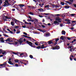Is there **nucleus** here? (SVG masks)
Here are the masks:
<instances>
[{"label": "nucleus", "instance_id": "1", "mask_svg": "<svg viewBox=\"0 0 76 76\" xmlns=\"http://www.w3.org/2000/svg\"><path fill=\"white\" fill-rule=\"evenodd\" d=\"M26 42L27 44H28L31 47H33V48H36L37 47V46H35L34 44H33L31 42H29V41L27 40L26 41Z\"/></svg>", "mask_w": 76, "mask_h": 76}, {"label": "nucleus", "instance_id": "2", "mask_svg": "<svg viewBox=\"0 0 76 76\" xmlns=\"http://www.w3.org/2000/svg\"><path fill=\"white\" fill-rule=\"evenodd\" d=\"M10 19V18H9L8 17H7V16H5V15H4V17L3 18V20H4V21H7V19Z\"/></svg>", "mask_w": 76, "mask_h": 76}, {"label": "nucleus", "instance_id": "3", "mask_svg": "<svg viewBox=\"0 0 76 76\" xmlns=\"http://www.w3.org/2000/svg\"><path fill=\"white\" fill-rule=\"evenodd\" d=\"M12 21H14V22H15V23H23L22 22L20 21H19L15 19V18H13V19H12Z\"/></svg>", "mask_w": 76, "mask_h": 76}, {"label": "nucleus", "instance_id": "4", "mask_svg": "<svg viewBox=\"0 0 76 76\" xmlns=\"http://www.w3.org/2000/svg\"><path fill=\"white\" fill-rule=\"evenodd\" d=\"M17 41H18V42H19V43H18V44H21L23 42V38H20L19 40H17Z\"/></svg>", "mask_w": 76, "mask_h": 76}, {"label": "nucleus", "instance_id": "5", "mask_svg": "<svg viewBox=\"0 0 76 76\" xmlns=\"http://www.w3.org/2000/svg\"><path fill=\"white\" fill-rule=\"evenodd\" d=\"M69 1H65L66 3H68V4H72L73 3L72 2L73 1V0H69Z\"/></svg>", "mask_w": 76, "mask_h": 76}, {"label": "nucleus", "instance_id": "6", "mask_svg": "<svg viewBox=\"0 0 76 76\" xmlns=\"http://www.w3.org/2000/svg\"><path fill=\"white\" fill-rule=\"evenodd\" d=\"M53 50H58L60 49V46L58 45H56L53 47Z\"/></svg>", "mask_w": 76, "mask_h": 76}, {"label": "nucleus", "instance_id": "7", "mask_svg": "<svg viewBox=\"0 0 76 76\" xmlns=\"http://www.w3.org/2000/svg\"><path fill=\"white\" fill-rule=\"evenodd\" d=\"M54 40L52 39V40H50L48 42H47L49 44H54Z\"/></svg>", "mask_w": 76, "mask_h": 76}, {"label": "nucleus", "instance_id": "8", "mask_svg": "<svg viewBox=\"0 0 76 76\" xmlns=\"http://www.w3.org/2000/svg\"><path fill=\"white\" fill-rule=\"evenodd\" d=\"M5 41L7 42V41H9L8 42H13V40H10V38H8L7 39L5 40Z\"/></svg>", "mask_w": 76, "mask_h": 76}, {"label": "nucleus", "instance_id": "9", "mask_svg": "<svg viewBox=\"0 0 76 76\" xmlns=\"http://www.w3.org/2000/svg\"><path fill=\"white\" fill-rule=\"evenodd\" d=\"M0 42H4V38L3 37H1L0 38Z\"/></svg>", "mask_w": 76, "mask_h": 76}, {"label": "nucleus", "instance_id": "10", "mask_svg": "<svg viewBox=\"0 0 76 76\" xmlns=\"http://www.w3.org/2000/svg\"><path fill=\"white\" fill-rule=\"evenodd\" d=\"M53 24H57V25H59V23L58 22H57V21L55 20L53 22Z\"/></svg>", "mask_w": 76, "mask_h": 76}, {"label": "nucleus", "instance_id": "11", "mask_svg": "<svg viewBox=\"0 0 76 76\" xmlns=\"http://www.w3.org/2000/svg\"><path fill=\"white\" fill-rule=\"evenodd\" d=\"M19 6H20V8H22V7H24L25 5L23 4H20L19 5Z\"/></svg>", "mask_w": 76, "mask_h": 76}, {"label": "nucleus", "instance_id": "12", "mask_svg": "<svg viewBox=\"0 0 76 76\" xmlns=\"http://www.w3.org/2000/svg\"><path fill=\"white\" fill-rule=\"evenodd\" d=\"M53 40H54V41H56V42H57L59 40V38H55V39H53Z\"/></svg>", "mask_w": 76, "mask_h": 76}, {"label": "nucleus", "instance_id": "13", "mask_svg": "<svg viewBox=\"0 0 76 76\" xmlns=\"http://www.w3.org/2000/svg\"><path fill=\"white\" fill-rule=\"evenodd\" d=\"M46 47H47V46L44 47V45L43 44L41 46V48H42V49H43V48H46Z\"/></svg>", "mask_w": 76, "mask_h": 76}, {"label": "nucleus", "instance_id": "14", "mask_svg": "<svg viewBox=\"0 0 76 76\" xmlns=\"http://www.w3.org/2000/svg\"><path fill=\"white\" fill-rule=\"evenodd\" d=\"M71 23L70 22V20H69L66 23V24H68V25H70Z\"/></svg>", "mask_w": 76, "mask_h": 76}, {"label": "nucleus", "instance_id": "15", "mask_svg": "<svg viewBox=\"0 0 76 76\" xmlns=\"http://www.w3.org/2000/svg\"><path fill=\"white\" fill-rule=\"evenodd\" d=\"M70 7H71L69 6H65V9H69Z\"/></svg>", "mask_w": 76, "mask_h": 76}, {"label": "nucleus", "instance_id": "16", "mask_svg": "<svg viewBox=\"0 0 76 76\" xmlns=\"http://www.w3.org/2000/svg\"><path fill=\"white\" fill-rule=\"evenodd\" d=\"M61 34L62 35H65L66 34V31H62L61 32Z\"/></svg>", "mask_w": 76, "mask_h": 76}, {"label": "nucleus", "instance_id": "17", "mask_svg": "<svg viewBox=\"0 0 76 76\" xmlns=\"http://www.w3.org/2000/svg\"><path fill=\"white\" fill-rule=\"evenodd\" d=\"M8 63H9V64H11V65H14V64H13V63H12L11 61H8Z\"/></svg>", "mask_w": 76, "mask_h": 76}, {"label": "nucleus", "instance_id": "18", "mask_svg": "<svg viewBox=\"0 0 76 76\" xmlns=\"http://www.w3.org/2000/svg\"><path fill=\"white\" fill-rule=\"evenodd\" d=\"M64 36H61V37L60 38V39H61L62 40H63V41H64Z\"/></svg>", "mask_w": 76, "mask_h": 76}, {"label": "nucleus", "instance_id": "19", "mask_svg": "<svg viewBox=\"0 0 76 76\" xmlns=\"http://www.w3.org/2000/svg\"><path fill=\"white\" fill-rule=\"evenodd\" d=\"M24 53H22L20 54V55L21 57H24Z\"/></svg>", "mask_w": 76, "mask_h": 76}, {"label": "nucleus", "instance_id": "20", "mask_svg": "<svg viewBox=\"0 0 76 76\" xmlns=\"http://www.w3.org/2000/svg\"><path fill=\"white\" fill-rule=\"evenodd\" d=\"M2 3H3L2 2V0H0V10H1V9L2 8L0 6H1V4H2Z\"/></svg>", "mask_w": 76, "mask_h": 76}, {"label": "nucleus", "instance_id": "21", "mask_svg": "<svg viewBox=\"0 0 76 76\" xmlns=\"http://www.w3.org/2000/svg\"><path fill=\"white\" fill-rule=\"evenodd\" d=\"M11 25L12 26H14V25H15V23H14V21H11Z\"/></svg>", "mask_w": 76, "mask_h": 76}, {"label": "nucleus", "instance_id": "22", "mask_svg": "<svg viewBox=\"0 0 76 76\" xmlns=\"http://www.w3.org/2000/svg\"><path fill=\"white\" fill-rule=\"evenodd\" d=\"M34 22H35L36 23H37V22H38V20L37 19H34Z\"/></svg>", "mask_w": 76, "mask_h": 76}, {"label": "nucleus", "instance_id": "23", "mask_svg": "<svg viewBox=\"0 0 76 76\" xmlns=\"http://www.w3.org/2000/svg\"><path fill=\"white\" fill-rule=\"evenodd\" d=\"M39 43V42H35L34 43V44L35 45H36V46H38V43Z\"/></svg>", "mask_w": 76, "mask_h": 76}, {"label": "nucleus", "instance_id": "24", "mask_svg": "<svg viewBox=\"0 0 76 76\" xmlns=\"http://www.w3.org/2000/svg\"><path fill=\"white\" fill-rule=\"evenodd\" d=\"M38 10L40 12H42L43 11V9L42 8H39L38 9Z\"/></svg>", "mask_w": 76, "mask_h": 76}, {"label": "nucleus", "instance_id": "25", "mask_svg": "<svg viewBox=\"0 0 76 76\" xmlns=\"http://www.w3.org/2000/svg\"><path fill=\"white\" fill-rule=\"evenodd\" d=\"M25 23H26V24H27V25H28V24H30V25H31V22H30V23H28V22H26V21H25Z\"/></svg>", "mask_w": 76, "mask_h": 76}, {"label": "nucleus", "instance_id": "26", "mask_svg": "<svg viewBox=\"0 0 76 76\" xmlns=\"http://www.w3.org/2000/svg\"><path fill=\"white\" fill-rule=\"evenodd\" d=\"M14 43H12V44H13V45H17V44H18V42H16L15 41L14 42Z\"/></svg>", "mask_w": 76, "mask_h": 76}, {"label": "nucleus", "instance_id": "27", "mask_svg": "<svg viewBox=\"0 0 76 76\" xmlns=\"http://www.w3.org/2000/svg\"><path fill=\"white\" fill-rule=\"evenodd\" d=\"M3 6L4 7H6V6H8V5H7V4L6 3H4V4Z\"/></svg>", "mask_w": 76, "mask_h": 76}, {"label": "nucleus", "instance_id": "28", "mask_svg": "<svg viewBox=\"0 0 76 76\" xmlns=\"http://www.w3.org/2000/svg\"><path fill=\"white\" fill-rule=\"evenodd\" d=\"M3 6L4 7H6V6H8V5H7V4L6 3H4V4Z\"/></svg>", "mask_w": 76, "mask_h": 76}, {"label": "nucleus", "instance_id": "29", "mask_svg": "<svg viewBox=\"0 0 76 76\" xmlns=\"http://www.w3.org/2000/svg\"><path fill=\"white\" fill-rule=\"evenodd\" d=\"M58 22L59 23H61V18H59V19L58 20Z\"/></svg>", "mask_w": 76, "mask_h": 76}, {"label": "nucleus", "instance_id": "30", "mask_svg": "<svg viewBox=\"0 0 76 76\" xmlns=\"http://www.w3.org/2000/svg\"><path fill=\"white\" fill-rule=\"evenodd\" d=\"M58 22L59 23H61V18H59V19L58 20Z\"/></svg>", "mask_w": 76, "mask_h": 76}, {"label": "nucleus", "instance_id": "31", "mask_svg": "<svg viewBox=\"0 0 76 76\" xmlns=\"http://www.w3.org/2000/svg\"><path fill=\"white\" fill-rule=\"evenodd\" d=\"M12 53H13L14 54H15V55H18V54H19V53L17 52V53H15L14 52H12Z\"/></svg>", "mask_w": 76, "mask_h": 76}, {"label": "nucleus", "instance_id": "32", "mask_svg": "<svg viewBox=\"0 0 76 76\" xmlns=\"http://www.w3.org/2000/svg\"><path fill=\"white\" fill-rule=\"evenodd\" d=\"M29 57H30V58H31V59L34 58H34H33V56L32 55H30L29 56Z\"/></svg>", "mask_w": 76, "mask_h": 76}, {"label": "nucleus", "instance_id": "33", "mask_svg": "<svg viewBox=\"0 0 76 76\" xmlns=\"http://www.w3.org/2000/svg\"><path fill=\"white\" fill-rule=\"evenodd\" d=\"M15 63H19V60L15 59Z\"/></svg>", "mask_w": 76, "mask_h": 76}, {"label": "nucleus", "instance_id": "34", "mask_svg": "<svg viewBox=\"0 0 76 76\" xmlns=\"http://www.w3.org/2000/svg\"><path fill=\"white\" fill-rule=\"evenodd\" d=\"M36 48H37V49H40L41 48V46H39L38 47H37Z\"/></svg>", "mask_w": 76, "mask_h": 76}, {"label": "nucleus", "instance_id": "35", "mask_svg": "<svg viewBox=\"0 0 76 76\" xmlns=\"http://www.w3.org/2000/svg\"><path fill=\"white\" fill-rule=\"evenodd\" d=\"M29 14H30V15H34V14L32 12H30Z\"/></svg>", "mask_w": 76, "mask_h": 76}, {"label": "nucleus", "instance_id": "36", "mask_svg": "<svg viewBox=\"0 0 76 76\" xmlns=\"http://www.w3.org/2000/svg\"><path fill=\"white\" fill-rule=\"evenodd\" d=\"M61 5L62 6H64V3L63 2H61Z\"/></svg>", "mask_w": 76, "mask_h": 76}, {"label": "nucleus", "instance_id": "37", "mask_svg": "<svg viewBox=\"0 0 76 76\" xmlns=\"http://www.w3.org/2000/svg\"><path fill=\"white\" fill-rule=\"evenodd\" d=\"M46 37H49V36H50V33L46 34Z\"/></svg>", "mask_w": 76, "mask_h": 76}, {"label": "nucleus", "instance_id": "38", "mask_svg": "<svg viewBox=\"0 0 76 76\" xmlns=\"http://www.w3.org/2000/svg\"><path fill=\"white\" fill-rule=\"evenodd\" d=\"M39 6H41V7H42V4H41L42 2H39Z\"/></svg>", "mask_w": 76, "mask_h": 76}, {"label": "nucleus", "instance_id": "39", "mask_svg": "<svg viewBox=\"0 0 76 76\" xmlns=\"http://www.w3.org/2000/svg\"><path fill=\"white\" fill-rule=\"evenodd\" d=\"M76 15V14H72L70 15V16H75Z\"/></svg>", "mask_w": 76, "mask_h": 76}, {"label": "nucleus", "instance_id": "40", "mask_svg": "<svg viewBox=\"0 0 76 76\" xmlns=\"http://www.w3.org/2000/svg\"><path fill=\"white\" fill-rule=\"evenodd\" d=\"M9 2V1L8 0H6L5 1V2H4V3H7Z\"/></svg>", "mask_w": 76, "mask_h": 76}, {"label": "nucleus", "instance_id": "41", "mask_svg": "<svg viewBox=\"0 0 76 76\" xmlns=\"http://www.w3.org/2000/svg\"><path fill=\"white\" fill-rule=\"evenodd\" d=\"M3 35L4 36V37H9V36L7 35L6 34H4Z\"/></svg>", "mask_w": 76, "mask_h": 76}, {"label": "nucleus", "instance_id": "42", "mask_svg": "<svg viewBox=\"0 0 76 76\" xmlns=\"http://www.w3.org/2000/svg\"><path fill=\"white\" fill-rule=\"evenodd\" d=\"M55 7H56V8L57 7V8L60 7H59V6H58V5H56L55 6Z\"/></svg>", "mask_w": 76, "mask_h": 76}, {"label": "nucleus", "instance_id": "43", "mask_svg": "<svg viewBox=\"0 0 76 76\" xmlns=\"http://www.w3.org/2000/svg\"><path fill=\"white\" fill-rule=\"evenodd\" d=\"M3 64V66H5L6 65V64H7V62H4V63Z\"/></svg>", "mask_w": 76, "mask_h": 76}, {"label": "nucleus", "instance_id": "44", "mask_svg": "<svg viewBox=\"0 0 76 76\" xmlns=\"http://www.w3.org/2000/svg\"><path fill=\"white\" fill-rule=\"evenodd\" d=\"M20 32V31L19 30V31H17L16 32V34H19Z\"/></svg>", "mask_w": 76, "mask_h": 76}, {"label": "nucleus", "instance_id": "45", "mask_svg": "<svg viewBox=\"0 0 76 76\" xmlns=\"http://www.w3.org/2000/svg\"><path fill=\"white\" fill-rule=\"evenodd\" d=\"M38 30L39 31H40V32H42V30L41 28L38 29Z\"/></svg>", "mask_w": 76, "mask_h": 76}, {"label": "nucleus", "instance_id": "46", "mask_svg": "<svg viewBox=\"0 0 76 76\" xmlns=\"http://www.w3.org/2000/svg\"><path fill=\"white\" fill-rule=\"evenodd\" d=\"M19 28V27L18 26H16L15 27V29H18V28Z\"/></svg>", "mask_w": 76, "mask_h": 76}, {"label": "nucleus", "instance_id": "47", "mask_svg": "<svg viewBox=\"0 0 76 76\" xmlns=\"http://www.w3.org/2000/svg\"><path fill=\"white\" fill-rule=\"evenodd\" d=\"M72 46H68V49H70V48L71 49L72 48Z\"/></svg>", "mask_w": 76, "mask_h": 76}, {"label": "nucleus", "instance_id": "48", "mask_svg": "<svg viewBox=\"0 0 76 76\" xmlns=\"http://www.w3.org/2000/svg\"><path fill=\"white\" fill-rule=\"evenodd\" d=\"M26 38H28V39H30L31 38V37L29 36H27V37H26Z\"/></svg>", "mask_w": 76, "mask_h": 76}, {"label": "nucleus", "instance_id": "49", "mask_svg": "<svg viewBox=\"0 0 76 76\" xmlns=\"http://www.w3.org/2000/svg\"><path fill=\"white\" fill-rule=\"evenodd\" d=\"M40 44H44V42H43V41H41V42H40Z\"/></svg>", "mask_w": 76, "mask_h": 76}, {"label": "nucleus", "instance_id": "50", "mask_svg": "<svg viewBox=\"0 0 76 76\" xmlns=\"http://www.w3.org/2000/svg\"><path fill=\"white\" fill-rule=\"evenodd\" d=\"M39 16L40 17V18H43V17H44V16H42V15H39Z\"/></svg>", "mask_w": 76, "mask_h": 76}, {"label": "nucleus", "instance_id": "51", "mask_svg": "<svg viewBox=\"0 0 76 76\" xmlns=\"http://www.w3.org/2000/svg\"><path fill=\"white\" fill-rule=\"evenodd\" d=\"M23 34H24V35H28L27 33H26L25 32H24Z\"/></svg>", "mask_w": 76, "mask_h": 76}, {"label": "nucleus", "instance_id": "52", "mask_svg": "<svg viewBox=\"0 0 76 76\" xmlns=\"http://www.w3.org/2000/svg\"><path fill=\"white\" fill-rule=\"evenodd\" d=\"M42 26L43 28H45V26H44V25H42Z\"/></svg>", "mask_w": 76, "mask_h": 76}, {"label": "nucleus", "instance_id": "53", "mask_svg": "<svg viewBox=\"0 0 76 76\" xmlns=\"http://www.w3.org/2000/svg\"><path fill=\"white\" fill-rule=\"evenodd\" d=\"M20 63L21 64H23V62L22 61H20Z\"/></svg>", "mask_w": 76, "mask_h": 76}, {"label": "nucleus", "instance_id": "54", "mask_svg": "<svg viewBox=\"0 0 76 76\" xmlns=\"http://www.w3.org/2000/svg\"><path fill=\"white\" fill-rule=\"evenodd\" d=\"M18 65H19L20 66H21V64L20 63V62H18Z\"/></svg>", "mask_w": 76, "mask_h": 76}, {"label": "nucleus", "instance_id": "55", "mask_svg": "<svg viewBox=\"0 0 76 76\" xmlns=\"http://www.w3.org/2000/svg\"><path fill=\"white\" fill-rule=\"evenodd\" d=\"M57 44V42H56L55 43H54V45H53V46H55Z\"/></svg>", "mask_w": 76, "mask_h": 76}, {"label": "nucleus", "instance_id": "56", "mask_svg": "<svg viewBox=\"0 0 76 76\" xmlns=\"http://www.w3.org/2000/svg\"><path fill=\"white\" fill-rule=\"evenodd\" d=\"M6 52H4L2 53V54L3 55H4V54H6Z\"/></svg>", "mask_w": 76, "mask_h": 76}, {"label": "nucleus", "instance_id": "57", "mask_svg": "<svg viewBox=\"0 0 76 76\" xmlns=\"http://www.w3.org/2000/svg\"><path fill=\"white\" fill-rule=\"evenodd\" d=\"M44 43H45V44H44V45H45L47 46V42H44Z\"/></svg>", "mask_w": 76, "mask_h": 76}, {"label": "nucleus", "instance_id": "58", "mask_svg": "<svg viewBox=\"0 0 76 76\" xmlns=\"http://www.w3.org/2000/svg\"><path fill=\"white\" fill-rule=\"evenodd\" d=\"M2 53V50L0 49V54Z\"/></svg>", "mask_w": 76, "mask_h": 76}, {"label": "nucleus", "instance_id": "59", "mask_svg": "<svg viewBox=\"0 0 76 76\" xmlns=\"http://www.w3.org/2000/svg\"><path fill=\"white\" fill-rule=\"evenodd\" d=\"M67 39L68 40H70L71 39V38L70 37H67Z\"/></svg>", "mask_w": 76, "mask_h": 76}, {"label": "nucleus", "instance_id": "60", "mask_svg": "<svg viewBox=\"0 0 76 76\" xmlns=\"http://www.w3.org/2000/svg\"><path fill=\"white\" fill-rule=\"evenodd\" d=\"M69 20V19H65V20H64V21H68Z\"/></svg>", "mask_w": 76, "mask_h": 76}, {"label": "nucleus", "instance_id": "61", "mask_svg": "<svg viewBox=\"0 0 76 76\" xmlns=\"http://www.w3.org/2000/svg\"><path fill=\"white\" fill-rule=\"evenodd\" d=\"M26 25L23 26V28H26Z\"/></svg>", "mask_w": 76, "mask_h": 76}, {"label": "nucleus", "instance_id": "62", "mask_svg": "<svg viewBox=\"0 0 76 76\" xmlns=\"http://www.w3.org/2000/svg\"><path fill=\"white\" fill-rule=\"evenodd\" d=\"M28 18H29L30 19H32V18L31 17V16L30 15L28 16Z\"/></svg>", "mask_w": 76, "mask_h": 76}, {"label": "nucleus", "instance_id": "63", "mask_svg": "<svg viewBox=\"0 0 76 76\" xmlns=\"http://www.w3.org/2000/svg\"><path fill=\"white\" fill-rule=\"evenodd\" d=\"M76 21H72V23H76Z\"/></svg>", "mask_w": 76, "mask_h": 76}, {"label": "nucleus", "instance_id": "64", "mask_svg": "<svg viewBox=\"0 0 76 76\" xmlns=\"http://www.w3.org/2000/svg\"><path fill=\"white\" fill-rule=\"evenodd\" d=\"M56 16H60L61 15L60 14H56L55 15Z\"/></svg>", "mask_w": 76, "mask_h": 76}]
</instances>
